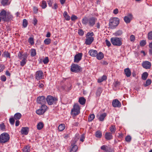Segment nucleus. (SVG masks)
<instances>
[{
    "instance_id": "423d86ee",
    "label": "nucleus",
    "mask_w": 152,
    "mask_h": 152,
    "mask_svg": "<svg viewBox=\"0 0 152 152\" xmlns=\"http://www.w3.org/2000/svg\"><path fill=\"white\" fill-rule=\"evenodd\" d=\"M10 138V135L7 133H3L0 135V142L5 143L8 141Z\"/></svg>"
},
{
    "instance_id": "09e8293b",
    "label": "nucleus",
    "mask_w": 152,
    "mask_h": 152,
    "mask_svg": "<svg viewBox=\"0 0 152 152\" xmlns=\"http://www.w3.org/2000/svg\"><path fill=\"white\" fill-rule=\"evenodd\" d=\"M146 44V42L145 40H142L140 42V45L141 46H144Z\"/></svg>"
},
{
    "instance_id": "9b49d317",
    "label": "nucleus",
    "mask_w": 152,
    "mask_h": 152,
    "mask_svg": "<svg viewBox=\"0 0 152 152\" xmlns=\"http://www.w3.org/2000/svg\"><path fill=\"white\" fill-rule=\"evenodd\" d=\"M142 65L143 67L146 69H150L151 65V63L148 61H143Z\"/></svg>"
},
{
    "instance_id": "69168bd1",
    "label": "nucleus",
    "mask_w": 152,
    "mask_h": 152,
    "mask_svg": "<svg viewBox=\"0 0 152 152\" xmlns=\"http://www.w3.org/2000/svg\"><path fill=\"white\" fill-rule=\"evenodd\" d=\"M48 4L50 7H51L52 6L53 2L51 0H49L48 1Z\"/></svg>"
},
{
    "instance_id": "13d9d810",
    "label": "nucleus",
    "mask_w": 152,
    "mask_h": 152,
    "mask_svg": "<svg viewBox=\"0 0 152 152\" xmlns=\"http://www.w3.org/2000/svg\"><path fill=\"white\" fill-rule=\"evenodd\" d=\"M78 33L79 34V35L81 36H83L84 34V32L83 31V30L80 29L78 30Z\"/></svg>"
},
{
    "instance_id": "6e6552de",
    "label": "nucleus",
    "mask_w": 152,
    "mask_h": 152,
    "mask_svg": "<svg viewBox=\"0 0 152 152\" xmlns=\"http://www.w3.org/2000/svg\"><path fill=\"white\" fill-rule=\"evenodd\" d=\"M48 107L46 105L44 104H42L39 109L36 110V113L39 115H41L43 114L47 110Z\"/></svg>"
},
{
    "instance_id": "412c9836",
    "label": "nucleus",
    "mask_w": 152,
    "mask_h": 152,
    "mask_svg": "<svg viewBox=\"0 0 152 152\" xmlns=\"http://www.w3.org/2000/svg\"><path fill=\"white\" fill-rule=\"evenodd\" d=\"M89 54L91 56L95 57L97 55V52L96 50H90L89 52Z\"/></svg>"
},
{
    "instance_id": "774afa93",
    "label": "nucleus",
    "mask_w": 152,
    "mask_h": 152,
    "mask_svg": "<svg viewBox=\"0 0 152 152\" xmlns=\"http://www.w3.org/2000/svg\"><path fill=\"white\" fill-rule=\"evenodd\" d=\"M77 18V17L75 15H72L71 18V19L72 20H76Z\"/></svg>"
},
{
    "instance_id": "bb28decb",
    "label": "nucleus",
    "mask_w": 152,
    "mask_h": 152,
    "mask_svg": "<svg viewBox=\"0 0 152 152\" xmlns=\"http://www.w3.org/2000/svg\"><path fill=\"white\" fill-rule=\"evenodd\" d=\"M44 126V124L42 122H39L37 124V129L40 130L42 129Z\"/></svg>"
},
{
    "instance_id": "603ef678",
    "label": "nucleus",
    "mask_w": 152,
    "mask_h": 152,
    "mask_svg": "<svg viewBox=\"0 0 152 152\" xmlns=\"http://www.w3.org/2000/svg\"><path fill=\"white\" fill-rule=\"evenodd\" d=\"M43 62L45 64H47L49 62L48 57H45L43 60Z\"/></svg>"
},
{
    "instance_id": "0eeeda50",
    "label": "nucleus",
    "mask_w": 152,
    "mask_h": 152,
    "mask_svg": "<svg viewBox=\"0 0 152 152\" xmlns=\"http://www.w3.org/2000/svg\"><path fill=\"white\" fill-rule=\"evenodd\" d=\"M46 100L48 104L49 105H51L56 103L58 100V99L56 97L49 95L47 96Z\"/></svg>"
},
{
    "instance_id": "f704fd0d",
    "label": "nucleus",
    "mask_w": 152,
    "mask_h": 152,
    "mask_svg": "<svg viewBox=\"0 0 152 152\" xmlns=\"http://www.w3.org/2000/svg\"><path fill=\"white\" fill-rule=\"evenodd\" d=\"M106 116V113H104L101 114L99 118V120L101 121H102L104 120V118Z\"/></svg>"
},
{
    "instance_id": "4d7b16f0",
    "label": "nucleus",
    "mask_w": 152,
    "mask_h": 152,
    "mask_svg": "<svg viewBox=\"0 0 152 152\" xmlns=\"http://www.w3.org/2000/svg\"><path fill=\"white\" fill-rule=\"evenodd\" d=\"M1 79L2 81L4 82L6 80V77L5 75H2L1 77Z\"/></svg>"
},
{
    "instance_id": "f03ea898",
    "label": "nucleus",
    "mask_w": 152,
    "mask_h": 152,
    "mask_svg": "<svg viewBox=\"0 0 152 152\" xmlns=\"http://www.w3.org/2000/svg\"><path fill=\"white\" fill-rule=\"evenodd\" d=\"M18 57L21 60L20 62V65L22 66H24L27 62L28 55L27 53H24L22 54V53L19 52L18 55Z\"/></svg>"
},
{
    "instance_id": "e2e57ef3",
    "label": "nucleus",
    "mask_w": 152,
    "mask_h": 152,
    "mask_svg": "<svg viewBox=\"0 0 152 152\" xmlns=\"http://www.w3.org/2000/svg\"><path fill=\"white\" fill-rule=\"evenodd\" d=\"M85 139V137L83 134H82L81 135V137L80 138V140L82 142H83L84 141V140Z\"/></svg>"
},
{
    "instance_id": "4c0bfd02",
    "label": "nucleus",
    "mask_w": 152,
    "mask_h": 152,
    "mask_svg": "<svg viewBox=\"0 0 152 152\" xmlns=\"http://www.w3.org/2000/svg\"><path fill=\"white\" fill-rule=\"evenodd\" d=\"M44 42L45 45H49L51 42V40L50 38H46L44 40Z\"/></svg>"
},
{
    "instance_id": "2f4dec72",
    "label": "nucleus",
    "mask_w": 152,
    "mask_h": 152,
    "mask_svg": "<svg viewBox=\"0 0 152 152\" xmlns=\"http://www.w3.org/2000/svg\"><path fill=\"white\" fill-rule=\"evenodd\" d=\"M95 135L96 137L101 138L102 137V133L100 131H97L96 132Z\"/></svg>"
},
{
    "instance_id": "c9c22d12",
    "label": "nucleus",
    "mask_w": 152,
    "mask_h": 152,
    "mask_svg": "<svg viewBox=\"0 0 152 152\" xmlns=\"http://www.w3.org/2000/svg\"><path fill=\"white\" fill-rule=\"evenodd\" d=\"M42 9L45 8L47 6L46 2L45 1H42V4L40 5Z\"/></svg>"
},
{
    "instance_id": "5701e85b",
    "label": "nucleus",
    "mask_w": 152,
    "mask_h": 152,
    "mask_svg": "<svg viewBox=\"0 0 152 152\" xmlns=\"http://www.w3.org/2000/svg\"><path fill=\"white\" fill-rule=\"evenodd\" d=\"M6 20L5 21H8L12 20L13 17L12 15L11 14L10 12H7V15L6 17Z\"/></svg>"
},
{
    "instance_id": "a211bd4d",
    "label": "nucleus",
    "mask_w": 152,
    "mask_h": 152,
    "mask_svg": "<svg viewBox=\"0 0 152 152\" xmlns=\"http://www.w3.org/2000/svg\"><path fill=\"white\" fill-rule=\"evenodd\" d=\"M29 131L28 128L27 127H22L20 131V132L22 134L27 135Z\"/></svg>"
},
{
    "instance_id": "b1692460",
    "label": "nucleus",
    "mask_w": 152,
    "mask_h": 152,
    "mask_svg": "<svg viewBox=\"0 0 152 152\" xmlns=\"http://www.w3.org/2000/svg\"><path fill=\"white\" fill-rule=\"evenodd\" d=\"M102 150L106 152H110L111 150L110 148L105 145H103L101 147Z\"/></svg>"
},
{
    "instance_id": "58836bf2",
    "label": "nucleus",
    "mask_w": 152,
    "mask_h": 152,
    "mask_svg": "<svg viewBox=\"0 0 152 152\" xmlns=\"http://www.w3.org/2000/svg\"><path fill=\"white\" fill-rule=\"evenodd\" d=\"M28 42L31 45H33L34 44V39L33 37H31L28 40Z\"/></svg>"
},
{
    "instance_id": "c85d7f7f",
    "label": "nucleus",
    "mask_w": 152,
    "mask_h": 152,
    "mask_svg": "<svg viewBox=\"0 0 152 152\" xmlns=\"http://www.w3.org/2000/svg\"><path fill=\"white\" fill-rule=\"evenodd\" d=\"M107 79V76L105 75H103L101 78L98 79L97 82L98 83H100L106 80Z\"/></svg>"
},
{
    "instance_id": "3c124183",
    "label": "nucleus",
    "mask_w": 152,
    "mask_h": 152,
    "mask_svg": "<svg viewBox=\"0 0 152 152\" xmlns=\"http://www.w3.org/2000/svg\"><path fill=\"white\" fill-rule=\"evenodd\" d=\"M148 39L149 40H152V31H151L148 34Z\"/></svg>"
},
{
    "instance_id": "5fc2aeb1",
    "label": "nucleus",
    "mask_w": 152,
    "mask_h": 152,
    "mask_svg": "<svg viewBox=\"0 0 152 152\" xmlns=\"http://www.w3.org/2000/svg\"><path fill=\"white\" fill-rule=\"evenodd\" d=\"M94 33L93 32H88L86 35V37H92Z\"/></svg>"
},
{
    "instance_id": "1a4fd4ad",
    "label": "nucleus",
    "mask_w": 152,
    "mask_h": 152,
    "mask_svg": "<svg viewBox=\"0 0 152 152\" xmlns=\"http://www.w3.org/2000/svg\"><path fill=\"white\" fill-rule=\"evenodd\" d=\"M81 69V67L77 64H73L71 66V70L73 72H78L80 71Z\"/></svg>"
},
{
    "instance_id": "2eb2a0df",
    "label": "nucleus",
    "mask_w": 152,
    "mask_h": 152,
    "mask_svg": "<svg viewBox=\"0 0 152 152\" xmlns=\"http://www.w3.org/2000/svg\"><path fill=\"white\" fill-rule=\"evenodd\" d=\"M113 106L114 107H120L121 106V102L117 99L113 100L112 102Z\"/></svg>"
},
{
    "instance_id": "ea45409f",
    "label": "nucleus",
    "mask_w": 152,
    "mask_h": 152,
    "mask_svg": "<svg viewBox=\"0 0 152 152\" xmlns=\"http://www.w3.org/2000/svg\"><path fill=\"white\" fill-rule=\"evenodd\" d=\"M2 55L4 57L6 58H10V53L7 51H5L4 52Z\"/></svg>"
},
{
    "instance_id": "20e7f679",
    "label": "nucleus",
    "mask_w": 152,
    "mask_h": 152,
    "mask_svg": "<svg viewBox=\"0 0 152 152\" xmlns=\"http://www.w3.org/2000/svg\"><path fill=\"white\" fill-rule=\"evenodd\" d=\"M80 107L77 103H75L71 111V114L74 116L78 115L80 113Z\"/></svg>"
},
{
    "instance_id": "c03bdc74",
    "label": "nucleus",
    "mask_w": 152,
    "mask_h": 152,
    "mask_svg": "<svg viewBox=\"0 0 152 152\" xmlns=\"http://www.w3.org/2000/svg\"><path fill=\"white\" fill-rule=\"evenodd\" d=\"M122 34V31L121 30H118L115 32L114 34L115 36H120Z\"/></svg>"
},
{
    "instance_id": "cd10ccee",
    "label": "nucleus",
    "mask_w": 152,
    "mask_h": 152,
    "mask_svg": "<svg viewBox=\"0 0 152 152\" xmlns=\"http://www.w3.org/2000/svg\"><path fill=\"white\" fill-rule=\"evenodd\" d=\"M109 130L111 133L112 134L115 133L116 130L115 126L113 125H111L110 127L109 128Z\"/></svg>"
},
{
    "instance_id": "72a5a7b5",
    "label": "nucleus",
    "mask_w": 152,
    "mask_h": 152,
    "mask_svg": "<svg viewBox=\"0 0 152 152\" xmlns=\"http://www.w3.org/2000/svg\"><path fill=\"white\" fill-rule=\"evenodd\" d=\"M148 76V73L146 72H144L142 75V78L143 80H145L147 78Z\"/></svg>"
},
{
    "instance_id": "a18cd8bd",
    "label": "nucleus",
    "mask_w": 152,
    "mask_h": 152,
    "mask_svg": "<svg viewBox=\"0 0 152 152\" xmlns=\"http://www.w3.org/2000/svg\"><path fill=\"white\" fill-rule=\"evenodd\" d=\"M132 139L131 137L129 135L126 136L125 138V140L127 142H130Z\"/></svg>"
},
{
    "instance_id": "7ed1b4c3",
    "label": "nucleus",
    "mask_w": 152,
    "mask_h": 152,
    "mask_svg": "<svg viewBox=\"0 0 152 152\" xmlns=\"http://www.w3.org/2000/svg\"><path fill=\"white\" fill-rule=\"evenodd\" d=\"M119 19L117 18H113L110 20L109 26L110 28L113 29L115 28L119 23Z\"/></svg>"
},
{
    "instance_id": "393cba45",
    "label": "nucleus",
    "mask_w": 152,
    "mask_h": 152,
    "mask_svg": "<svg viewBox=\"0 0 152 152\" xmlns=\"http://www.w3.org/2000/svg\"><path fill=\"white\" fill-rule=\"evenodd\" d=\"M86 99L83 97H80L79 98L78 102L80 104L82 105H84L85 104L86 102Z\"/></svg>"
},
{
    "instance_id": "49530a36",
    "label": "nucleus",
    "mask_w": 152,
    "mask_h": 152,
    "mask_svg": "<svg viewBox=\"0 0 152 152\" xmlns=\"http://www.w3.org/2000/svg\"><path fill=\"white\" fill-rule=\"evenodd\" d=\"M135 39V38L134 35H132L130 36V40L131 42H134Z\"/></svg>"
},
{
    "instance_id": "de8ad7c7",
    "label": "nucleus",
    "mask_w": 152,
    "mask_h": 152,
    "mask_svg": "<svg viewBox=\"0 0 152 152\" xmlns=\"http://www.w3.org/2000/svg\"><path fill=\"white\" fill-rule=\"evenodd\" d=\"M23 26L24 27H26L28 24L27 21L26 19H24L23 21Z\"/></svg>"
},
{
    "instance_id": "bf43d9fd",
    "label": "nucleus",
    "mask_w": 152,
    "mask_h": 152,
    "mask_svg": "<svg viewBox=\"0 0 152 152\" xmlns=\"http://www.w3.org/2000/svg\"><path fill=\"white\" fill-rule=\"evenodd\" d=\"M5 68V66L3 64H0V72L2 71Z\"/></svg>"
},
{
    "instance_id": "aec40b11",
    "label": "nucleus",
    "mask_w": 152,
    "mask_h": 152,
    "mask_svg": "<svg viewBox=\"0 0 152 152\" xmlns=\"http://www.w3.org/2000/svg\"><path fill=\"white\" fill-rule=\"evenodd\" d=\"M112 133L110 132H106L105 134V137L107 140H109L113 139Z\"/></svg>"
},
{
    "instance_id": "e433bc0d",
    "label": "nucleus",
    "mask_w": 152,
    "mask_h": 152,
    "mask_svg": "<svg viewBox=\"0 0 152 152\" xmlns=\"http://www.w3.org/2000/svg\"><path fill=\"white\" fill-rule=\"evenodd\" d=\"M36 54V50L34 49H32L31 50V56H34Z\"/></svg>"
},
{
    "instance_id": "dca6fc26",
    "label": "nucleus",
    "mask_w": 152,
    "mask_h": 152,
    "mask_svg": "<svg viewBox=\"0 0 152 152\" xmlns=\"http://www.w3.org/2000/svg\"><path fill=\"white\" fill-rule=\"evenodd\" d=\"M7 15V12L4 10H2L0 13V17L1 18V19L4 21H5L6 20V17Z\"/></svg>"
},
{
    "instance_id": "f8f14e48",
    "label": "nucleus",
    "mask_w": 152,
    "mask_h": 152,
    "mask_svg": "<svg viewBox=\"0 0 152 152\" xmlns=\"http://www.w3.org/2000/svg\"><path fill=\"white\" fill-rule=\"evenodd\" d=\"M46 100L45 97L42 96L37 97V101L38 103L43 104L46 103Z\"/></svg>"
},
{
    "instance_id": "680f3d73",
    "label": "nucleus",
    "mask_w": 152,
    "mask_h": 152,
    "mask_svg": "<svg viewBox=\"0 0 152 152\" xmlns=\"http://www.w3.org/2000/svg\"><path fill=\"white\" fill-rule=\"evenodd\" d=\"M0 128L1 130H4L5 129V126L4 124H2L0 125Z\"/></svg>"
},
{
    "instance_id": "6e6d98bb",
    "label": "nucleus",
    "mask_w": 152,
    "mask_h": 152,
    "mask_svg": "<svg viewBox=\"0 0 152 152\" xmlns=\"http://www.w3.org/2000/svg\"><path fill=\"white\" fill-rule=\"evenodd\" d=\"M9 121L10 123L12 124L13 125L15 123V120L13 118H11L9 119Z\"/></svg>"
},
{
    "instance_id": "864d4df0",
    "label": "nucleus",
    "mask_w": 152,
    "mask_h": 152,
    "mask_svg": "<svg viewBox=\"0 0 152 152\" xmlns=\"http://www.w3.org/2000/svg\"><path fill=\"white\" fill-rule=\"evenodd\" d=\"M37 86H38L39 88H43L44 87V85L42 83L39 82L37 85Z\"/></svg>"
},
{
    "instance_id": "4468645a",
    "label": "nucleus",
    "mask_w": 152,
    "mask_h": 152,
    "mask_svg": "<svg viewBox=\"0 0 152 152\" xmlns=\"http://www.w3.org/2000/svg\"><path fill=\"white\" fill-rule=\"evenodd\" d=\"M43 76V74L42 71H39L36 72L35 74V78L37 80L42 79Z\"/></svg>"
},
{
    "instance_id": "9d476101",
    "label": "nucleus",
    "mask_w": 152,
    "mask_h": 152,
    "mask_svg": "<svg viewBox=\"0 0 152 152\" xmlns=\"http://www.w3.org/2000/svg\"><path fill=\"white\" fill-rule=\"evenodd\" d=\"M78 139V137L75 138L74 140L71 142V145L72 148L71 149L75 152H76L78 148L77 145H75V143Z\"/></svg>"
},
{
    "instance_id": "a878e982",
    "label": "nucleus",
    "mask_w": 152,
    "mask_h": 152,
    "mask_svg": "<svg viewBox=\"0 0 152 152\" xmlns=\"http://www.w3.org/2000/svg\"><path fill=\"white\" fill-rule=\"evenodd\" d=\"M96 56L97 59L99 60H100L104 58V55L102 52H100L98 53H97V55H96Z\"/></svg>"
},
{
    "instance_id": "79ce46f5",
    "label": "nucleus",
    "mask_w": 152,
    "mask_h": 152,
    "mask_svg": "<svg viewBox=\"0 0 152 152\" xmlns=\"http://www.w3.org/2000/svg\"><path fill=\"white\" fill-rule=\"evenodd\" d=\"M64 16L65 19L67 20H69L70 19V17L69 16L66 12H65L64 13Z\"/></svg>"
},
{
    "instance_id": "338daca9",
    "label": "nucleus",
    "mask_w": 152,
    "mask_h": 152,
    "mask_svg": "<svg viewBox=\"0 0 152 152\" xmlns=\"http://www.w3.org/2000/svg\"><path fill=\"white\" fill-rule=\"evenodd\" d=\"M118 13V9L116 8L113 11V13L115 14H117Z\"/></svg>"
},
{
    "instance_id": "473e14b6",
    "label": "nucleus",
    "mask_w": 152,
    "mask_h": 152,
    "mask_svg": "<svg viewBox=\"0 0 152 152\" xmlns=\"http://www.w3.org/2000/svg\"><path fill=\"white\" fill-rule=\"evenodd\" d=\"M21 115L20 113H17L15 114L14 116V119L15 120H19L21 117Z\"/></svg>"
},
{
    "instance_id": "f257e3e1",
    "label": "nucleus",
    "mask_w": 152,
    "mask_h": 152,
    "mask_svg": "<svg viewBox=\"0 0 152 152\" xmlns=\"http://www.w3.org/2000/svg\"><path fill=\"white\" fill-rule=\"evenodd\" d=\"M96 20L97 19L94 17H92L89 18L85 17L83 19L82 22L83 24H88L90 26H93L95 24Z\"/></svg>"
},
{
    "instance_id": "39448f33",
    "label": "nucleus",
    "mask_w": 152,
    "mask_h": 152,
    "mask_svg": "<svg viewBox=\"0 0 152 152\" xmlns=\"http://www.w3.org/2000/svg\"><path fill=\"white\" fill-rule=\"evenodd\" d=\"M110 41L112 44L115 46H120L122 44V39L118 37H113L111 38Z\"/></svg>"
},
{
    "instance_id": "a19ab883",
    "label": "nucleus",
    "mask_w": 152,
    "mask_h": 152,
    "mask_svg": "<svg viewBox=\"0 0 152 152\" xmlns=\"http://www.w3.org/2000/svg\"><path fill=\"white\" fill-rule=\"evenodd\" d=\"M95 115L94 114H92L89 115L88 118V121H91L94 118Z\"/></svg>"
},
{
    "instance_id": "c756f323",
    "label": "nucleus",
    "mask_w": 152,
    "mask_h": 152,
    "mask_svg": "<svg viewBox=\"0 0 152 152\" xmlns=\"http://www.w3.org/2000/svg\"><path fill=\"white\" fill-rule=\"evenodd\" d=\"M65 126L64 124H61L58 127V129L59 131H62L65 129Z\"/></svg>"
},
{
    "instance_id": "37998d69",
    "label": "nucleus",
    "mask_w": 152,
    "mask_h": 152,
    "mask_svg": "<svg viewBox=\"0 0 152 152\" xmlns=\"http://www.w3.org/2000/svg\"><path fill=\"white\" fill-rule=\"evenodd\" d=\"M8 0H2L1 2L3 6L7 5L9 4L8 2Z\"/></svg>"
},
{
    "instance_id": "6ab92c4d",
    "label": "nucleus",
    "mask_w": 152,
    "mask_h": 152,
    "mask_svg": "<svg viewBox=\"0 0 152 152\" xmlns=\"http://www.w3.org/2000/svg\"><path fill=\"white\" fill-rule=\"evenodd\" d=\"M94 38L93 37H86L85 41V43L87 45H90L93 41Z\"/></svg>"
},
{
    "instance_id": "f3484780",
    "label": "nucleus",
    "mask_w": 152,
    "mask_h": 152,
    "mask_svg": "<svg viewBox=\"0 0 152 152\" xmlns=\"http://www.w3.org/2000/svg\"><path fill=\"white\" fill-rule=\"evenodd\" d=\"M132 15L131 14H129L128 15L125 16L124 19L125 22L126 23H129L130 22L132 18Z\"/></svg>"
},
{
    "instance_id": "ddd939ff",
    "label": "nucleus",
    "mask_w": 152,
    "mask_h": 152,
    "mask_svg": "<svg viewBox=\"0 0 152 152\" xmlns=\"http://www.w3.org/2000/svg\"><path fill=\"white\" fill-rule=\"evenodd\" d=\"M83 56L82 53H78L76 54L74 57V62L78 63L81 59Z\"/></svg>"
},
{
    "instance_id": "7c9ffc66",
    "label": "nucleus",
    "mask_w": 152,
    "mask_h": 152,
    "mask_svg": "<svg viewBox=\"0 0 152 152\" xmlns=\"http://www.w3.org/2000/svg\"><path fill=\"white\" fill-rule=\"evenodd\" d=\"M30 147L28 145L26 146L23 149V152H29L30 151Z\"/></svg>"
},
{
    "instance_id": "4be33fe9",
    "label": "nucleus",
    "mask_w": 152,
    "mask_h": 152,
    "mask_svg": "<svg viewBox=\"0 0 152 152\" xmlns=\"http://www.w3.org/2000/svg\"><path fill=\"white\" fill-rule=\"evenodd\" d=\"M124 72L125 75L127 77H129L130 76L131 72L129 68L125 69Z\"/></svg>"
},
{
    "instance_id": "0e129e2a",
    "label": "nucleus",
    "mask_w": 152,
    "mask_h": 152,
    "mask_svg": "<svg viewBox=\"0 0 152 152\" xmlns=\"http://www.w3.org/2000/svg\"><path fill=\"white\" fill-rule=\"evenodd\" d=\"M58 7V5L56 3H55L54 4L53 7H52V8L56 10Z\"/></svg>"
},
{
    "instance_id": "8fccbe9b",
    "label": "nucleus",
    "mask_w": 152,
    "mask_h": 152,
    "mask_svg": "<svg viewBox=\"0 0 152 152\" xmlns=\"http://www.w3.org/2000/svg\"><path fill=\"white\" fill-rule=\"evenodd\" d=\"M151 80L149 79H148L146 82V83L145 84V86H149L151 84Z\"/></svg>"
},
{
    "instance_id": "052dcab7",
    "label": "nucleus",
    "mask_w": 152,
    "mask_h": 152,
    "mask_svg": "<svg viewBox=\"0 0 152 152\" xmlns=\"http://www.w3.org/2000/svg\"><path fill=\"white\" fill-rule=\"evenodd\" d=\"M105 43L106 45L108 47L110 46L111 45V44L110 42L107 39H106L105 40Z\"/></svg>"
}]
</instances>
